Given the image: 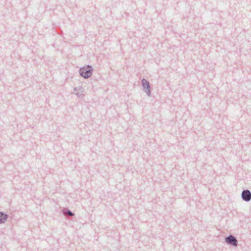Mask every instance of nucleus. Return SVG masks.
<instances>
[{
    "mask_svg": "<svg viewBox=\"0 0 251 251\" xmlns=\"http://www.w3.org/2000/svg\"><path fill=\"white\" fill-rule=\"evenodd\" d=\"M241 198L243 201L248 202L251 200V192L250 190H244L241 194Z\"/></svg>",
    "mask_w": 251,
    "mask_h": 251,
    "instance_id": "nucleus-4",
    "label": "nucleus"
},
{
    "mask_svg": "<svg viewBox=\"0 0 251 251\" xmlns=\"http://www.w3.org/2000/svg\"><path fill=\"white\" fill-rule=\"evenodd\" d=\"M75 94L79 98L84 96V89L82 86H79L78 87H75L74 89Z\"/></svg>",
    "mask_w": 251,
    "mask_h": 251,
    "instance_id": "nucleus-5",
    "label": "nucleus"
},
{
    "mask_svg": "<svg viewBox=\"0 0 251 251\" xmlns=\"http://www.w3.org/2000/svg\"><path fill=\"white\" fill-rule=\"evenodd\" d=\"M8 218V215L3 212H0V224H4Z\"/></svg>",
    "mask_w": 251,
    "mask_h": 251,
    "instance_id": "nucleus-6",
    "label": "nucleus"
},
{
    "mask_svg": "<svg viewBox=\"0 0 251 251\" xmlns=\"http://www.w3.org/2000/svg\"><path fill=\"white\" fill-rule=\"evenodd\" d=\"M93 69L91 66L88 65L87 67L80 68L79 73L80 75L83 78L86 79L91 77L92 75Z\"/></svg>",
    "mask_w": 251,
    "mask_h": 251,
    "instance_id": "nucleus-1",
    "label": "nucleus"
},
{
    "mask_svg": "<svg viewBox=\"0 0 251 251\" xmlns=\"http://www.w3.org/2000/svg\"><path fill=\"white\" fill-rule=\"evenodd\" d=\"M141 84L143 88L144 91L147 94L148 97H151V87L149 82L145 78L141 80Z\"/></svg>",
    "mask_w": 251,
    "mask_h": 251,
    "instance_id": "nucleus-2",
    "label": "nucleus"
},
{
    "mask_svg": "<svg viewBox=\"0 0 251 251\" xmlns=\"http://www.w3.org/2000/svg\"><path fill=\"white\" fill-rule=\"evenodd\" d=\"M62 211L64 215H69L71 217H73L75 215L74 213H73L71 210L67 208H64Z\"/></svg>",
    "mask_w": 251,
    "mask_h": 251,
    "instance_id": "nucleus-7",
    "label": "nucleus"
},
{
    "mask_svg": "<svg viewBox=\"0 0 251 251\" xmlns=\"http://www.w3.org/2000/svg\"><path fill=\"white\" fill-rule=\"evenodd\" d=\"M225 242L227 244L231 245L233 247H237L238 246V240L233 235H230L226 237Z\"/></svg>",
    "mask_w": 251,
    "mask_h": 251,
    "instance_id": "nucleus-3",
    "label": "nucleus"
}]
</instances>
